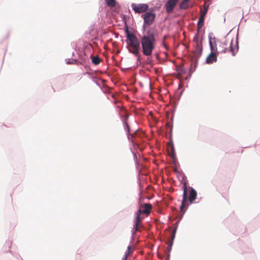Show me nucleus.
I'll list each match as a JSON object with an SVG mask.
<instances>
[{
    "mask_svg": "<svg viewBox=\"0 0 260 260\" xmlns=\"http://www.w3.org/2000/svg\"><path fill=\"white\" fill-rule=\"evenodd\" d=\"M231 32V30H230V31L228 32V34H230Z\"/></svg>",
    "mask_w": 260,
    "mask_h": 260,
    "instance_id": "39",
    "label": "nucleus"
},
{
    "mask_svg": "<svg viewBox=\"0 0 260 260\" xmlns=\"http://www.w3.org/2000/svg\"><path fill=\"white\" fill-rule=\"evenodd\" d=\"M186 184L187 183L185 182ZM186 186H187L186 185ZM189 189V196H188V200L189 201V204H191L194 203V201L197 199V191L191 186L187 187V189ZM187 191V189L186 190ZM187 192L186 193V194ZM187 197H186V199Z\"/></svg>",
    "mask_w": 260,
    "mask_h": 260,
    "instance_id": "9",
    "label": "nucleus"
},
{
    "mask_svg": "<svg viewBox=\"0 0 260 260\" xmlns=\"http://www.w3.org/2000/svg\"><path fill=\"white\" fill-rule=\"evenodd\" d=\"M151 205L149 204H144V209L142 210L143 213L148 214L150 213V209L151 208Z\"/></svg>",
    "mask_w": 260,
    "mask_h": 260,
    "instance_id": "17",
    "label": "nucleus"
},
{
    "mask_svg": "<svg viewBox=\"0 0 260 260\" xmlns=\"http://www.w3.org/2000/svg\"><path fill=\"white\" fill-rule=\"evenodd\" d=\"M133 156H134V159L136 164H138V159H137V156L136 153L135 152H133Z\"/></svg>",
    "mask_w": 260,
    "mask_h": 260,
    "instance_id": "24",
    "label": "nucleus"
},
{
    "mask_svg": "<svg viewBox=\"0 0 260 260\" xmlns=\"http://www.w3.org/2000/svg\"><path fill=\"white\" fill-rule=\"evenodd\" d=\"M182 189L183 190L182 195V200L181 202V205L180 207V211L182 213V214L181 216L180 217L178 221H177L175 223L174 229L176 228V230H177L179 221L182 219L183 214L186 212V209L188 206V205L186 204L187 186L186 183L185 182H184L183 184Z\"/></svg>",
    "mask_w": 260,
    "mask_h": 260,
    "instance_id": "6",
    "label": "nucleus"
},
{
    "mask_svg": "<svg viewBox=\"0 0 260 260\" xmlns=\"http://www.w3.org/2000/svg\"><path fill=\"white\" fill-rule=\"evenodd\" d=\"M162 45L165 48V49L166 50H169L168 46H167V45L164 42H162Z\"/></svg>",
    "mask_w": 260,
    "mask_h": 260,
    "instance_id": "27",
    "label": "nucleus"
},
{
    "mask_svg": "<svg viewBox=\"0 0 260 260\" xmlns=\"http://www.w3.org/2000/svg\"><path fill=\"white\" fill-rule=\"evenodd\" d=\"M173 245V243H172V242H169V243L168 244V245L167 246V252H168L167 253L170 254V253L172 250Z\"/></svg>",
    "mask_w": 260,
    "mask_h": 260,
    "instance_id": "22",
    "label": "nucleus"
},
{
    "mask_svg": "<svg viewBox=\"0 0 260 260\" xmlns=\"http://www.w3.org/2000/svg\"><path fill=\"white\" fill-rule=\"evenodd\" d=\"M231 32V30H230V31L228 32V34H230Z\"/></svg>",
    "mask_w": 260,
    "mask_h": 260,
    "instance_id": "41",
    "label": "nucleus"
},
{
    "mask_svg": "<svg viewBox=\"0 0 260 260\" xmlns=\"http://www.w3.org/2000/svg\"><path fill=\"white\" fill-rule=\"evenodd\" d=\"M107 5L110 7H114L116 5V0H105Z\"/></svg>",
    "mask_w": 260,
    "mask_h": 260,
    "instance_id": "16",
    "label": "nucleus"
},
{
    "mask_svg": "<svg viewBox=\"0 0 260 260\" xmlns=\"http://www.w3.org/2000/svg\"><path fill=\"white\" fill-rule=\"evenodd\" d=\"M77 60L76 59H72L71 61V64H75L77 62Z\"/></svg>",
    "mask_w": 260,
    "mask_h": 260,
    "instance_id": "29",
    "label": "nucleus"
},
{
    "mask_svg": "<svg viewBox=\"0 0 260 260\" xmlns=\"http://www.w3.org/2000/svg\"><path fill=\"white\" fill-rule=\"evenodd\" d=\"M123 125L124 129L126 132V135L127 136V139L129 141H131V142L135 145L136 143L134 139L137 137H142L143 135V133L142 132L139 131V129L134 131V133L131 134V128L129 126L128 123L126 121V120H125L123 121Z\"/></svg>",
    "mask_w": 260,
    "mask_h": 260,
    "instance_id": "5",
    "label": "nucleus"
},
{
    "mask_svg": "<svg viewBox=\"0 0 260 260\" xmlns=\"http://www.w3.org/2000/svg\"><path fill=\"white\" fill-rule=\"evenodd\" d=\"M95 82V83L96 85H98V86H99V85H99V84L98 83V82Z\"/></svg>",
    "mask_w": 260,
    "mask_h": 260,
    "instance_id": "37",
    "label": "nucleus"
},
{
    "mask_svg": "<svg viewBox=\"0 0 260 260\" xmlns=\"http://www.w3.org/2000/svg\"><path fill=\"white\" fill-rule=\"evenodd\" d=\"M213 34L212 32H210L208 35V38H209V46L210 49L211 50V54L213 53H214V51H217V45L216 44V39L214 37L212 38Z\"/></svg>",
    "mask_w": 260,
    "mask_h": 260,
    "instance_id": "10",
    "label": "nucleus"
},
{
    "mask_svg": "<svg viewBox=\"0 0 260 260\" xmlns=\"http://www.w3.org/2000/svg\"><path fill=\"white\" fill-rule=\"evenodd\" d=\"M233 40L232 39L231 41L230 46V51L232 52V54L233 56H235L236 54V52L235 51V50L233 47Z\"/></svg>",
    "mask_w": 260,
    "mask_h": 260,
    "instance_id": "20",
    "label": "nucleus"
},
{
    "mask_svg": "<svg viewBox=\"0 0 260 260\" xmlns=\"http://www.w3.org/2000/svg\"><path fill=\"white\" fill-rule=\"evenodd\" d=\"M85 68L87 70H90L89 67L86 66Z\"/></svg>",
    "mask_w": 260,
    "mask_h": 260,
    "instance_id": "36",
    "label": "nucleus"
},
{
    "mask_svg": "<svg viewBox=\"0 0 260 260\" xmlns=\"http://www.w3.org/2000/svg\"><path fill=\"white\" fill-rule=\"evenodd\" d=\"M203 36H202L201 38L199 37V31L195 35L193 42L195 43L194 45V50L192 51V55L190 56V60L191 63L189 68V72L191 74L196 70L199 59L202 54L203 52V45L202 42L204 40Z\"/></svg>",
    "mask_w": 260,
    "mask_h": 260,
    "instance_id": "2",
    "label": "nucleus"
},
{
    "mask_svg": "<svg viewBox=\"0 0 260 260\" xmlns=\"http://www.w3.org/2000/svg\"><path fill=\"white\" fill-rule=\"evenodd\" d=\"M180 73H182V74H184L186 73V70L185 69H182L181 70H180Z\"/></svg>",
    "mask_w": 260,
    "mask_h": 260,
    "instance_id": "31",
    "label": "nucleus"
},
{
    "mask_svg": "<svg viewBox=\"0 0 260 260\" xmlns=\"http://www.w3.org/2000/svg\"><path fill=\"white\" fill-rule=\"evenodd\" d=\"M227 51V48H225L224 49H223L221 52L223 53H225Z\"/></svg>",
    "mask_w": 260,
    "mask_h": 260,
    "instance_id": "33",
    "label": "nucleus"
},
{
    "mask_svg": "<svg viewBox=\"0 0 260 260\" xmlns=\"http://www.w3.org/2000/svg\"><path fill=\"white\" fill-rule=\"evenodd\" d=\"M178 0H168L165 4L166 11L168 13L173 12Z\"/></svg>",
    "mask_w": 260,
    "mask_h": 260,
    "instance_id": "11",
    "label": "nucleus"
},
{
    "mask_svg": "<svg viewBox=\"0 0 260 260\" xmlns=\"http://www.w3.org/2000/svg\"><path fill=\"white\" fill-rule=\"evenodd\" d=\"M205 18L203 16H200L198 22L197 23L198 30L202 27L204 23Z\"/></svg>",
    "mask_w": 260,
    "mask_h": 260,
    "instance_id": "15",
    "label": "nucleus"
},
{
    "mask_svg": "<svg viewBox=\"0 0 260 260\" xmlns=\"http://www.w3.org/2000/svg\"><path fill=\"white\" fill-rule=\"evenodd\" d=\"M170 254L167 253V255H166L165 260H170Z\"/></svg>",
    "mask_w": 260,
    "mask_h": 260,
    "instance_id": "30",
    "label": "nucleus"
},
{
    "mask_svg": "<svg viewBox=\"0 0 260 260\" xmlns=\"http://www.w3.org/2000/svg\"><path fill=\"white\" fill-rule=\"evenodd\" d=\"M94 26L93 25H91L89 30L86 32L85 34V37L88 39L92 40V37L94 36L95 34L94 32Z\"/></svg>",
    "mask_w": 260,
    "mask_h": 260,
    "instance_id": "13",
    "label": "nucleus"
},
{
    "mask_svg": "<svg viewBox=\"0 0 260 260\" xmlns=\"http://www.w3.org/2000/svg\"><path fill=\"white\" fill-rule=\"evenodd\" d=\"M143 213V211L139 208L136 212V216L134 220V225L132 231V237H133L137 232L140 231V228L143 227L142 223V217L141 215Z\"/></svg>",
    "mask_w": 260,
    "mask_h": 260,
    "instance_id": "7",
    "label": "nucleus"
},
{
    "mask_svg": "<svg viewBox=\"0 0 260 260\" xmlns=\"http://www.w3.org/2000/svg\"><path fill=\"white\" fill-rule=\"evenodd\" d=\"M238 35L237 34V37H236V47L237 51L239 49V45H238Z\"/></svg>",
    "mask_w": 260,
    "mask_h": 260,
    "instance_id": "26",
    "label": "nucleus"
},
{
    "mask_svg": "<svg viewBox=\"0 0 260 260\" xmlns=\"http://www.w3.org/2000/svg\"><path fill=\"white\" fill-rule=\"evenodd\" d=\"M231 32V30H230V31L228 32V34H230Z\"/></svg>",
    "mask_w": 260,
    "mask_h": 260,
    "instance_id": "40",
    "label": "nucleus"
},
{
    "mask_svg": "<svg viewBox=\"0 0 260 260\" xmlns=\"http://www.w3.org/2000/svg\"><path fill=\"white\" fill-rule=\"evenodd\" d=\"M131 245H128L127 246L126 251L125 252V254L121 260H127V258L128 255H129V251L131 250Z\"/></svg>",
    "mask_w": 260,
    "mask_h": 260,
    "instance_id": "18",
    "label": "nucleus"
},
{
    "mask_svg": "<svg viewBox=\"0 0 260 260\" xmlns=\"http://www.w3.org/2000/svg\"><path fill=\"white\" fill-rule=\"evenodd\" d=\"M168 144L169 145H170V146H171L172 151V153H173L172 154V156L173 157V159H175V148H174V146L173 142L172 140H171L169 141V142L168 143Z\"/></svg>",
    "mask_w": 260,
    "mask_h": 260,
    "instance_id": "19",
    "label": "nucleus"
},
{
    "mask_svg": "<svg viewBox=\"0 0 260 260\" xmlns=\"http://www.w3.org/2000/svg\"><path fill=\"white\" fill-rule=\"evenodd\" d=\"M136 57H137V62H140V60H141V54H139V55L138 56H136Z\"/></svg>",
    "mask_w": 260,
    "mask_h": 260,
    "instance_id": "28",
    "label": "nucleus"
},
{
    "mask_svg": "<svg viewBox=\"0 0 260 260\" xmlns=\"http://www.w3.org/2000/svg\"><path fill=\"white\" fill-rule=\"evenodd\" d=\"M67 64H71V60L70 59H66Z\"/></svg>",
    "mask_w": 260,
    "mask_h": 260,
    "instance_id": "32",
    "label": "nucleus"
},
{
    "mask_svg": "<svg viewBox=\"0 0 260 260\" xmlns=\"http://www.w3.org/2000/svg\"><path fill=\"white\" fill-rule=\"evenodd\" d=\"M132 9L135 11L136 13H142L146 12L148 9V5L146 4H136L133 3L131 5Z\"/></svg>",
    "mask_w": 260,
    "mask_h": 260,
    "instance_id": "8",
    "label": "nucleus"
},
{
    "mask_svg": "<svg viewBox=\"0 0 260 260\" xmlns=\"http://www.w3.org/2000/svg\"><path fill=\"white\" fill-rule=\"evenodd\" d=\"M90 58H91L92 63L94 65L99 64L102 61L101 58L98 55L93 56V55L91 54L90 55Z\"/></svg>",
    "mask_w": 260,
    "mask_h": 260,
    "instance_id": "14",
    "label": "nucleus"
},
{
    "mask_svg": "<svg viewBox=\"0 0 260 260\" xmlns=\"http://www.w3.org/2000/svg\"><path fill=\"white\" fill-rule=\"evenodd\" d=\"M231 32V30H230V31L228 32V34H230Z\"/></svg>",
    "mask_w": 260,
    "mask_h": 260,
    "instance_id": "38",
    "label": "nucleus"
},
{
    "mask_svg": "<svg viewBox=\"0 0 260 260\" xmlns=\"http://www.w3.org/2000/svg\"><path fill=\"white\" fill-rule=\"evenodd\" d=\"M124 32L126 38L125 42L127 46L126 47L128 52L135 56L139 55L140 54L141 41H139L135 35L129 31L127 27L125 29Z\"/></svg>",
    "mask_w": 260,
    "mask_h": 260,
    "instance_id": "4",
    "label": "nucleus"
},
{
    "mask_svg": "<svg viewBox=\"0 0 260 260\" xmlns=\"http://www.w3.org/2000/svg\"><path fill=\"white\" fill-rule=\"evenodd\" d=\"M208 9H209V6H206L205 8V10H207V12H208Z\"/></svg>",
    "mask_w": 260,
    "mask_h": 260,
    "instance_id": "34",
    "label": "nucleus"
},
{
    "mask_svg": "<svg viewBox=\"0 0 260 260\" xmlns=\"http://www.w3.org/2000/svg\"><path fill=\"white\" fill-rule=\"evenodd\" d=\"M219 52L216 51L211 54L210 53L207 57L206 59V63L207 64H212L217 61V54Z\"/></svg>",
    "mask_w": 260,
    "mask_h": 260,
    "instance_id": "12",
    "label": "nucleus"
},
{
    "mask_svg": "<svg viewBox=\"0 0 260 260\" xmlns=\"http://www.w3.org/2000/svg\"><path fill=\"white\" fill-rule=\"evenodd\" d=\"M85 74L88 75L89 76L92 77L93 79H96V78L93 76V74L92 73L87 72Z\"/></svg>",
    "mask_w": 260,
    "mask_h": 260,
    "instance_id": "25",
    "label": "nucleus"
},
{
    "mask_svg": "<svg viewBox=\"0 0 260 260\" xmlns=\"http://www.w3.org/2000/svg\"><path fill=\"white\" fill-rule=\"evenodd\" d=\"M207 13V10H201V15L200 16H203L204 18H205V16Z\"/></svg>",
    "mask_w": 260,
    "mask_h": 260,
    "instance_id": "23",
    "label": "nucleus"
},
{
    "mask_svg": "<svg viewBox=\"0 0 260 260\" xmlns=\"http://www.w3.org/2000/svg\"><path fill=\"white\" fill-rule=\"evenodd\" d=\"M222 44L223 45V46H226L227 45V43L226 42H223L222 43Z\"/></svg>",
    "mask_w": 260,
    "mask_h": 260,
    "instance_id": "35",
    "label": "nucleus"
},
{
    "mask_svg": "<svg viewBox=\"0 0 260 260\" xmlns=\"http://www.w3.org/2000/svg\"><path fill=\"white\" fill-rule=\"evenodd\" d=\"M153 11L152 10V11L146 12L142 15V17L144 19V23L142 27V35H139V37L141 40L144 36H148L150 38V35H152L153 38L155 39V37L157 35V30L155 27H150L148 29L146 28L147 26H150L155 20L156 15L153 12Z\"/></svg>",
    "mask_w": 260,
    "mask_h": 260,
    "instance_id": "1",
    "label": "nucleus"
},
{
    "mask_svg": "<svg viewBox=\"0 0 260 260\" xmlns=\"http://www.w3.org/2000/svg\"><path fill=\"white\" fill-rule=\"evenodd\" d=\"M176 233V228L174 229L173 232L172 234L171 237V241L170 242H172V243H173L174 239L175 238Z\"/></svg>",
    "mask_w": 260,
    "mask_h": 260,
    "instance_id": "21",
    "label": "nucleus"
},
{
    "mask_svg": "<svg viewBox=\"0 0 260 260\" xmlns=\"http://www.w3.org/2000/svg\"><path fill=\"white\" fill-rule=\"evenodd\" d=\"M150 37L149 38L148 36H144L141 40L142 53L144 55L147 57L146 62L148 64L153 63L151 55L155 48L156 42V39H154L152 35H150Z\"/></svg>",
    "mask_w": 260,
    "mask_h": 260,
    "instance_id": "3",
    "label": "nucleus"
}]
</instances>
